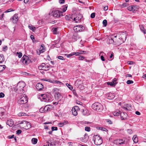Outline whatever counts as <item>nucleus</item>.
<instances>
[{
  "label": "nucleus",
  "instance_id": "6e6d98bb",
  "mask_svg": "<svg viewBox=\"0 0 146 146\" xmlns=\"http://www.w3.org/2000/svg\"><path fill=\"white\" fill-rule=\"evenodd\" d=\"M58 59L62 60H65V59L64 58V57L61 56H59L58 57Z\"/></svg>",
  "mask_w": 146,
  "mask_h": 146
},
{
  "label": "nucleus",
  "instance_id": "2f4dec72",
  "mask_svg": "<svg viewBox=\"0 0 146 146\" xmlns=\"http://www.w3.org/2000/svg\"><path fill=\"white\" fill-rule=\"evenodd\" d=\"M37 139L35 138H33L31 140L32 143L33 144H35L37 142Z\"/></svg>",
  "mask_w": 146,
  "mask_h": 146
},
{
  "label": "nucleus",
  "instance_id": "4be33fe9",
  "mask_svg": "<svg viewBox=\"0 0 146 146\" xmlns=\"http://www.w3.org/2000/svg\"><path fill=\"white\" fill-rule=\"evenodd\" d=\"M21 124H24L25 125H26L27 128H30L31 127V125L30 123L29 122H27L26 121H23L21 123Z\"/></svg>",
  "mask_w": 146,
  "mask_h": 146
},
{
  "label": "nucleus",
  "instance_id": "58836bf2",
  "mask_svg": "<svg viewBox=\"0 0 146 146\" xmlns=\"http://www.w3.org/2000/svg\"><path fill=\"white\" fill-rule=\"evenodd\" d=\"M66 85L70 90H72L73 89V87L72 86L70 85V84L67 83Z\"/></svg>",
  "mask_w": 146,
  "mask_h": 146
},
{
  "label": "nucleus",
  "instance_id": "4d7b16f0",
  "mask_svg": "<svg viewBox=\"0 0 146 146\" xmlns=\"http://www.w3.org/2000/svg\"><path fill=\"white\" fill-rule=\"evenodd\" d=\"M95 13H93L91 14L90 15V17L91 18H93L95 17Z\"/></svg>",
  "mask_w": 146,
  "mask_h": 146
},
{
  "label": "nucleus",
  "instance_id": "69168bd1",
  "mask_svg": "<svg viewBox=\"0 0 146 146\" xmlns=\"http://www.w3.org/2000/svg\"><path fill=\"white\" fill-rule=\"evenodd\" d=\"M140 29L141 30V31H142V32L144 33V27H143V26H141V27H140Z\"/></svg>",
  "mask_w": 146,
  "mask_h": 146
},
{
  "label": "nucleus",
  "instance_id": "9b49d317",
  "mask_svg": "<svg viewBox=\"0 0 146 146\" xmlns=\"http://www.w3.org/2000/svg\"><path fill=\"white\" fill-rule=\"evenodd\" d=\"M129 141L128 139L124 138L121 139L117 140V142L119 144H124L127 143Z\"/></svg>",
  "mask_w": 146,
  "mask_h": 146
},
{
  "label": "nucleus",
  "instance_id": "c03bdc74",
  "mask_svg": "<svg viewBox=\"0 0 146 146\" xmlns=\"http://www.w3.org/2000/svg\"><path fill=\"white\" fill-rule=\"evenodd\" d=\"M86 51H83L82 50H79L78 52V54H79V55L80 54H82L83 53H86Z\"/></svg>",
  "mask_w": 146,
  "mask_h": 146
},
{
  "label": "nucleus",
  "instance_id": "de8ad7c7",
  "mask_svg": "<svg viewBox=\"0 0 146 146\" xmlns=\"http://www.w3.org/2000/svg\"><path fill=\"white\" fill-rule=\"evenodd\" d=\"M85 130L88 131H90V128L89 127L86 126L85 128Z\"/></svg>",
  "mask_w": 146,
  "mask_h": 146
},
{
  "label": "nucleus",
  "instance_id": "a19ab883",
  "mask_svg": "<svg viewBox=\"0 0 146 146\" xmlns=\"http://www.w3.org/2000/svg\"><path fill=\"white\" fill-rule=\"evenodd\" d=\"M102 24L103 25L104 27H106L107 25V21L106 19L104 20L103 21Z\"/></svg>",
  "mask_w": 146,
  "mask_h": 146
},
{
  "label": "nucleus",
  "instance_id": "72a5a7b5",
  "mask_svg": "<svg viewBox=\"0 0 146 146\" xmlns=\"http://www.w3.org/2000/svg\"><path fill=\"white\" fill-rule=\"evenodd\" d=\"M73 38L75 40H77V39L79 38V36L78 35L77 33H75L74 34L73 37Z\"/></svg>",
  "mask_w": 146,
  "mask_h": 146
},
{
  "label": "nucleus",
  "instance_id": "f03ea898",
  "mask_svg": "<svg viewBox=\"0 0 146 146\" xmlns=\"http://www.w3.org/2000/svg\"><path fill=\"white\" fill-rule=\"evenodd\" d=\"M20 99L18 101V103L20 104H24L26 103L28 101L27 97L25 94H22L20 95Z\"/></svg>",
  "mask_w": 146,
  "mask_h": 146
},
{
  "label": "nucleus",
  "instance_id": "bb28decb",
  "mask_svg": "<svg viewBox=\"0 0 146 146\" xmlns=\"http://www.w3.org/2000/svg\"><path fill=\"white\" fill-rule=\"evenodd\" d=\"M54 144L53 142H52L51 141H49L45 143V146H54Z\"/></svg>",
  "mask_w": 146,
  "mask_h": 146
},
{
  "label": "nucleus",
  "instance_id": "bf43d9fd",
  "mask_svg": "<svg viewBox=\"0 0 146 146\" xmlns=\"http://www.w3.org/2000/svg\"><path fill=\"white\" fill-rule=\"evenodd\" d=\"M127 132L130 134H131L133 133V131L131 129H127Z\"/></svg>",
  "mask_w": 146,
  "mask_h": 146
},
{
  "label": "nucleus",
  "instance_id": "7c9ffc66",
  "mask_svg": "<svg viewBox=\"0 0 146 146\" xmlns=\"http://www.w3.org/2000/svg\"><path fill=\"white\" fill-rule=\"evenodd\" d=\"M117 84V82H108L107 84L108 85H110L112 86H114Z\"/></svg>",
  "mask_w": 146,
  "mask_h": 146
},
{
  "label": "nucleus",
  "instance_id": "37998d69",
  "mask_svg": "<svg viewBox=\"0 0 146 146\" xmlns=\"http://www.w3.org/2000/svg\"><path fill=\"white\" fill-rule=\"evenodd\" d=\"M53 32V34H56L57 33V29L56 28H53L52 29Z\"/></svg>",
  "mask_w": 146,
  "mask_h": 146
},
{
  "label": "nucleus",
  "instance_id": "473e14b6",
  "mask_svg": "<svg viewBox=\"0 0 146 146\" xmlns=\"http://www.w3.org/2000/svg\"><path fill=\"white\" fill-rule=\"evenodd\" d=\"M68 7L67 5H65L64 6H63L62 7V11H61V12H65L66 11L67 9V8Z\"/></svg>",
  "mask_w": 146,
  "mask_h": 146
},
{
  "label": "nucleus",
  "instance_id": "864d4df0",
  "mask_svg": "<svg viewBox=\"0 0 146 146\" xmlns=\"http://www.w3.org/2000/svg\"><path fill=\"white\" fill-rule=\"evenodd\" d=\"M128 10L129 11H133V8L132 5L128 7Z\"/></svg>",
  "mask_w": 146,
  "mask_h": 146
},
{
  "label": "nucleus",
  "instance_id": "423d86ee",
  "mask_svg": "<svg viewBox=\"0 0 146 146\" xmlns=\"http://www.w3.org/2000/svg\"><path fill=\"white\" fill-rule=\"evenodd\" d=\"M21 61L24 64H28L31 62V60L29 59V57L26 55L23 56L22 58Z\"/></svg>",
  "mask_w": 146,
  "mask_h": 146
},
{
  "label": "nucleus",
  "instance_id": "e2e57ef3",
  "mask_svg": "<svg viewBox=\"0 0 146 146\" xmlns=\"http://www.w3.org/2000/svg\"><path fill=\"white\" fill-rule=\"evenodd\" d=\"M65 55L67 56V57L68 58H69V57L72 56V55H73V54L72 52L71 54H65Z\"/></svg>",
  "mask_w": 146,
  "mask_h": 146
},
{
  "label": "nucleus",
  "instance_id": "0eeeda50",
  "mask_svg": "<svg viewBox=\"0 0 146 146\" xmlns=\"http://www.w3.org/2000/svg\"><path fill=\"white\" fill-rule=\"evenodd\" d=\"M74 30L76 32L82 31L85 29L84 27L82 25H77L74 26L73 28Z\"/></svg>",
  "mask_w": 146,
  "mask_h": 146
},
{
  "label": "nucleus",
  "instance_id": "a18cd8bd",
  "mask_svg": "<svg viewBox=\"0 0 146 146\" xmlns=\"http://www.w3.org/2000/svg\"><path fill=\"white\" fill-rule=\"evenodd\" d=\"M133 83V82L132 80H129L126 82V83L128 84H130Z\"/></svg>",
  "mask_w": 146,
  "mask_h": 146
},
{
  "label": "nucleus",
  "instance_id": "ddd939ff",
  "mask_svg": "<svg viewBox=\"0 0 146 146\" xmlns=\"http://www.w3.org/2000/svg\"><path fill=\"white\" fill-rule=\"evenodd\" d=\"M92 107L94 110H99L100 109V104L98 102H95L92 104Z\"/></svg>",
  "mask_w": 146,
  "mask_h": 146
},
{
  "label": "nucleus",
  "instance_id": "393cba45",
  "mask_svg": "<svg viewBox=\"0 0 146 146\" xmlns=\"http://www.w3.org/2000/svg\"><path fill=\"white\" fill-rule=\"evenodd\" d=\"M55 98L58 100L60 99L61 96L59 92H56L54 95Z\"/></svg>",
  "mask_w": 146,
  "mask_h": 146
},
{
  "label": "nucleus",
  "instance_id": "a878e982",
  "mask_svg": "<svg viewBox=\"0 0 146 146\" xmlns=\"http://www.w3.org/2000/svg\"><path fill=\"white\" fill-rule=\"evenodd\" d=\"M43 46V45H41V47L40 48V49L39 50V53H38V54L39 55L40 53H42L45 52V48H44Z\"/></svg>",
  "mask_w": 146,
  "mask_h": 146
},
{
  "label": "nucleus",
  "instance_id": "c756f323",
  "mask_svg": "<svg viewBox=\"0 0 146 146\" xmlns=\"http://www.w3.org/2000/svg\"><path fill=\"white\" fill-rule=\"evenodd\" d=\"M5 59L2 54H0V63H2L4 61Z\"/></svg>",
  "mask_w": 146,
  "mask_h": 146
},
{
  "label": "nucleus",
  "instance_id": "774afa93",
  "mask_svg": "<svg viewBox=\"0 0 146 146\" xmlns=\"http://www.w3.org/2000/svg\"><path fill=\"white\" fill-rule=\"evenodd\" d=\"M103 8H104V11H106L108 9V7L107 6H105L104 7L103 6Z\"/></svg>",
  "mask_w": 146,
  "mask_h": 146
},
{
  "label": "nucleus",
  "instance_id": "9d476101",
  "mask_svg": "<svg viewBox=\"0 0 146 146\" xmlns=\"http://www.w3.org/2000/svg\"><path fill=\"white\" fill-rule=\"evenodd\" d=\"M94 143L96 145H100V137L98 135H96L94 137Z\"/></svg>",
  "mask_w": 146,
  "mask_h": 146
},
{
  "label": "nucleus",
  "instance_id": "5701e85b",
  "mask_svg": "<svg viewBox=\"0 0 146 146\" xmlns=\"http://www.w3.org/2000/svg\"><path fill=\"white\" fill-rule=\"evenodd\" d=\"M107 96L108 97V99L110 100L113 99L115 97L114 94L111 93L108 94Z\"/></svg>",
  "mask_w": 146,
  "mask_h": 146
},
{
  "label": "nucleus",
  "instance_id": "4c0bfd02",
  "mask_svg": "<svg viewBox=\"0 0 146 146\" xmlns=\"http://www.w3.org/2000/svg\"><path fill=\"white\" fill-rule=\"evenodd\" d=\"M5 68V65H0V72L3 71Z\"/></svg>",
  "mask_w": 146,
  "mask_h": 146
},
{
  "label": "nucleus",
  "instance_id": "c9c22d12",
  "mask_svg": "<svg viewBox=\"0 0 146 146\" xmlns=\"http://www.w3.org/2000/svg\"><path fill=\"white\" fill-rule=\"evenodd\" d=\"M133 8V12L135 11H137L139 9V7L137 5H132Z\"/></svg>",
  "mask_w": 146,
  "mask_h": 146
},
{
  "label": "nucleus",
  "instance_id": "ea45409f",
  "mask_svg": "<svg viewBox=\"0 0 146 146\" xmlns=\"http://www.w3.org/2000/svg\"><path fill=\"white\" fill-rule=\"evenodd\" d=\"M44 108V111H45V112H47L49 111L50 110V109L48 107V106H46Z\"/></svg>",
  "mask_w": 146,
  "mask_h": 146
},
{
  "label": "nucleus",
  "instance_id": "cd10ccee",
  "mask_svg": "<svg viewBox=\"0 0 146 146\" xmlns=\"http://www.w3.org/2000/svg\"><path fill=\"white\" fill-rule=\"evenodd\" d=\"M51 83H56L59 85V86H61L62 85H63L64 84L62 83L61 82H60L58 80H52V81L51 82Z\"/></svg>",
  "mask_w": 146,
  "mask_h": 146
},
{
  "label": "nucleus",
  "instance_id": "7ed1b4c3",
  "mask_svg": "<svg viewBox=\"0 0 146 146\" xmlns=\"http://www.w3.org/2000/svg\"><path fill=\"white\" fill-rule=\"evenodd\" d=\"M50 65L48 64H45L44 63H42L41 65L38 66V68L40 70H48L50 68Z\"/></svg>",
  "mask_w": 146,
  "mask_h": 146
},
{
  "label": "nucleus",
  "instance_id": "dca6fc26",
  "mask_svg": "<svg viewBox=\"0 0 146 146\" xmlns=\"http://www.w3.org/2000/svg\"><path fill=\"white\" fill-rule=\"evenodd\" d=\"M127 114L126 113L121 112L120 113L121 118L122 120H125L127 117Z\"/></svg>",
  "mask_w": 146,
  "mask_h": 146
},
{
  "label": "nucleus",
  "instance_id": "20e7f679",
  "mask_svg": "<svg viewBox=\"0 0 146 146\" xmlns=\"http://www.w3.org/2000/svg\"><path fill=\"white\" fill-rule=\"evenodd\" d=\"M52 14L55 17H59L63 16L62 12L57 10L53 11Z\"/></svg>",
  "mask_w": 146,
  "mask_h": 146
},
{
  "label": "nucleus",
  "instance_id": "aec40b11",
  "mask_svg": "<svg viewBox=\"0 0 146 146\" xmlns=\"http://www.w3.org/2000/svg\"><path fill=\"white\" fill-rule=\"evenodd\" d=\"M131 106L128 104H125L124 105L123 108L125 110H130L131 109Z\"/></svg>",
  "mask_w": 146,
  "mask_h": 146
},
{
  "label": "nucleus",
  "instance_id": "f8f14e48",
  "mask_svg": "<svg viewBox=\"0 0 146 146\" xmlns=\"http://www.w3.org/2000/svg\"><path fill=\"white\" fill-rule=\"evenodd\" d=\"M116 37V36H114L113 35H111V36L108 37L107 41L109 44H112L114 42H115V38Z\"/></svg>",
  "mask_w": 146,
  "mask_h": 146
},
{
  "label": "nucleus",
  "instance_id": "f257e3e1",
  "mask_svg": "<svg viewBox=\"0 0 146 146\" xmlns=\"http://www.w3.org/2000/svg\"><path fill=\"white\" fill-rule=\"evenodd\" d=\"M25 86V83L23 81L19 82L17 86L14 88V90L17 93L22 92L23 90V88Z\"/></svg>",
  "mask_w": 146,
  "mask_h": 146
},
{
  "label": "nucleus",
  "instance_id": "6e6552de",
  "mask_svg": "<svg viewBox=\"0 0 146 146\" xmlns=\"http://www.w3.org/2000/svg\"><path fill=\"white\" fill-rule=\"evenodd\" d=\"M116 36V37L118 36L119 38V39L121 38L123 40H125L126 39L125 34L124 32H119L117 33Z\"/></svg>",
  "mask_w": 146,
  "mask_h": 146
},
{
  "label": "nucleus",
  "instance_id": "49530a36",
  "mask_svg": "<svg viewBox=\"0 0 146 146\" xmlns=\"http://www.w3.org/2000/svg\"><path fill=\"white\" fill-rule=\"evenodd\" d=\"M26 115V113H19L18 114V115L19 116H21Z\"/></svg>",
  "mask_w": 146,
  "mask_h": 146
},
{
  "label": "nucleus",
  "instance_id": "a211bd4d",
  "mask_svg": "<svg viewBox=\"0 0 146 146\" xmlns=\"http://www.w3.org/2000/svg\"><path fill=\"white\" fill-rule=\"evenodd\" d=\"M124 41L125 40H122L121 38L119 39V38L117 40H116L115 38V43L116 44L119 45L124 42Z\"/></svg>",
  "mask_w": 146,
  "mask_h": 146
},
{
  "label": "nucleus",
  "instance_id": "3c124183",
  "mask_svg": "<svg viewBox=\"0 0 146 146\" xmlns=\"http://www.w3.org/2000/svg\"><path fill=\"white\" fill-rule=\"evenodd\" d=\"M84 139H86V141L88 140V134H87V133H86L84 135Z\"/></svg>",
  "mask_w": 146,
  "mask_h": 146
},
{
  "label": "nucleus",
  "instance_id": "39448f33",
  "mask_svg": "<svg viewBox=\"0 0 146 146\" xmlns=\"http://www.w3.org/2000/svg\"><path fill=\"white\" fill-rule=\"evenodd\" d=\"M39 96H40L39 98L42 101L45 102H49V98L48 97L46 94H41Z\"/></svg>",
  "mask_w": 146,
  "mask_h": 146
},
{
  "label": "nucleus",
  "instance_id": "052dcab7",
  "mask_svg": "<svg viewBox=\"0 0 146 146\" xmlns=\"http://www.w3.org/2000/svg\"><path fill=\"white\" fill-rule=\"evenodd\" d=\"M22 131L21 129H18L16 131V133L17 134L19 135L21 133Z\"/></svg>",
  "mask_w": 146,
  "mask_h": 146
},
{
  "label": "nucleus",
  "instance_id": "1a4fd4ad",
  "mask_svg": "<svg viewBox=\"0 0 146 146\" xmlns=\"http://www.w3.org/2000/svg\"><path fill=\"white\" fill-rule=\"evenodd\" d=\"M80 110L79 107L77 106H75L72 108V113L73 115L75 116L77 115V111Z\"/></svg>",
  "mask_w": 146,
  "mask_h": 146
},
{
  "label": "nucleus",
  "instance_id": "e433bc0d",
  "mask_svg": "<svg viewBox=\"0 0 146 146\" xmlns=\"http://www.w3.org/2000/svg\"><path fill=\"white\" fill-rule=\"evenodd\" d=\"M101 131L103 132L104 133H108V130L105 128L101 127Z\"/></svg>",
  "mask_w": 146,
  "mask_h": 146
},
{
  "label": "nucleus",
  "instance_id": "338daca9",
  "mask_svg": "<svg viewBox=\"0 0 146 146\" xmlns=\"http://www.w3.org/2000/svg\"><path fill=\"white\" fill-rule=\"evenodd\" d=\"M59 89L57 88H54L53 90V91L54 92H57L59 91Z\"/></svg>",
  "mask_w": 146,
  "mask_h": 146
},
{
  "label": "nucleus",
  "instance_id": "b1692460",
  "mask_svg": "<svg viewBox=\"0 0 146 146\" xmlns=\"http://www.w3.org/2000/svg\"><path fill=\"white\" fill-rule=\"evenodd\" d=\"M13 122L12 120L9 119L7 122L6 124L8 125L9 126H12L13 124Z\"/></svg>",
  "mask_w": 146,
  "mask_h": 146
},
{
  "label": "nucleus",
  "instance_id": "09e8293b",
  "mask_svg": "<svg viewBox=\"0 0 146 146\" xmlns=\"http://www.w3.org/2000/svg\"><path fill=\"white\" fill-rule=\"evenodd\" d=\"M85 58V57L83 56H80L78 57V59L80 60H83Z\"/></svg>",
  "mask_w": 146,
  "mask_h": 146
},
{
  "label": "nucleus",
  "instance_id": "6ab92c4d",
  "mask_svg": "<svg viewBox=\"0 0 146 146\" xmlns=\"http://www.w3.org/2000/svg\"><path fill=\"white\" fill-rule=\"evenodd\" d=\"M82 113L84 115H88L90 114L89 111L86 109H84L83 110Z\"/></svg>",
  "mask_w": 146,
  "mask_h": 146
},
{
  "label": "nucleus",
  "instance_id": "f3484780",
  "mask_svg": "<svg viewBox=\"0 0 146 146\" xmlns=\"http://www.w3.org/2000/svg\"><path fill=\"white\" fill-rule=\"evenodd\" d=\"M36 88L38 91L42 90L43 88V85L40 83H37L36 85Z\"/></svg>",
  "mask_w": 146,
  "mask_h": 146
},
{
  "label": "nucleus",
  "instance_id": "680f3d73",
  "mask_svg": "<svg viewBox=\"0 0 146 146\" xmlns=\"http://www.w3.org/2000/svg\"><path fill=\"white\" fill-rule=\"evenodd\" d=\"M5 94L3 92H1L0 93V98H2L4 97Z\"/></svg>",
  "mask_w": 146,
  "mask_h": 146
},
{
  "label": "nucleus",
  "instance_id": "5fc2aeb1",
  "mask_svg": "<svg viewBox=\"0 0 146 146\" xmlns=\"http://www.w3.org/2000/svg\"><path fill=\"white\" fill-rule=\"evenodd\" d=\"M43 81H48L51 83V82L52 81V80H51L49 79H42Z\"/></svg>",
  "mask_w": 146,
  "mask_h": 146
},
{
  "label": "nucleus",
  "instance_id": "f704fd0d",
  "mask_svg": "<svg viewBox=\"0 0 146 146\" xmlns=\"http://www.w3.org/2000/svg\"><path fill=\"white\" fill-rule=\"evenodd\" d=\"M133 139L134 142L135 143H137L138 141V138L136 135H134L133 136Z\"/></svg>",
  "mask_w": 146,
  "mask_h": 146
},
{
  "label": "nucleus",
  "instance_id": "412c9836",
  "mask_svg": "<svg viewBox=\"0 0 146 146\" xmlns=\"http://www.w3.org/2000/svg\"><path fill=\"white\" fill-rule=\"evenodd\" d=\"M82 84V82L79 79L76 80L75 82V86L76 87H78Z\"/></svg>",
  "mask_w": 146,
  "mask_h": 146
},
{
  "label": "nucleus",
  "instance_id": "2eb2a0df",
  "mask_svg": "<svg viewBox=\"0 0 146 146\" xmlns=\"http://www.w3.org/2000/svg\"><path fill=\"white\" fill-rule=\"evenodd\" d=\"M82 17V15L78 14L76 17L74 18L73 20L75 21L76 23H78L80 21Z\"/></svg>",
  "mask_w": 146,
  "mask_h": 146
},
{
  "label": "nucleus",
  "instance_id": "13d9d810",
  "mask_svg": "<svg viewBox=\"0 0 146 146\" xmlns=\"http://www.w3.org/2000/svg\"><path fill=\"white\" fill-rule=\"evenodd\" d=\"M52 131L54 130L56 131L57 130V127H52L51 128Z\"/></svg>",
  "mask_w": 146,
  "mask_h": 146
},
{
  "label": "nucleus",
  "instance_id": "0e129e2a",
  "mask_svg": "<svg viewBox=\"0 0 146 146\" xmlns=\"http://www.w3.org/2000/svg\"><path fill=\"white\" fill-rule=\"evenodd\" d=\"M58 125L59 127H62L64 126V125L62 122H60L58 124Z\"/></svg>",
  "mask_w": 146,
  "mask_h": 146
},
{
  "label": "nucleus",
  "instance_id": "603ef678",
  "mask_svg": "<svg viewBox=\"0 0 146 146\" xmlns=\"http://www.w3.org/2000/svg\"><path fill=\"white\" fill-rule=\"evenodd\" d=\"M17 54H18V57L19 58H21L22 56V53L21 52H17Z\"/></svg>",
  "mask_w": 146,
  "mask_h": 146
},
{
  "label": "nucleus",
  "instance_id": "4468645a",
  "mask_svg": "<svg viewBox=\"0 0 146 146\" xmlns=\"http://www.w3.org/2000/svg\"><path fill=\"white\" fill-rule=\"evenodd\" d=\"M11 21L13 23H16L18 21V16L17 15H15L11 18Z\"/></svg>",
  "mask_w": 146,
  "mask_h": 146
},
{
  "label": "nucleus",
  "instance_id": "79ce46f5",
  "mask_svg": "<svg viewBox=\"0 0 146 146\" xmlns=\"http://www.w3.org/2000/svg\"><path fill=\"white\" fill-rule=\"evenodd\" d=\"M65 19L67 20H69L72 19V18L70 16L67 15L66 16Z\"/></svg>",
  "mask_w": 146,
  "mask_h": 146
},
{
  "label": "nucleus",
  "instance_id": "8fccbe9b",
  "mask_svg": "<svg viewBox=\"0 0 146 146\" xmlns=\"http://www.w3.org/2000/svg\"><path fill=\"white\" fill-rule=\"evenodd\" d=\"M40 111L41 113H43L45 112V111H44V108H41L40 109Z\"/></svg>",
  "mask_w": 146,
  "mask_h": 146
},
{
  "label": "nucleus",
  "instance_id": "c85d7f7f",
  "mask_svg": "<svg viewBox=\"0 0 146 146\" xmlns=\"http://www.w3.org/2000/svg\"><path fill=\"white\" fill-rule=\"evenodd\" d=\"M120 114V111L118 110H117L113 113V114L114 116H117Z\"/></svg>",
  "mask_w": 146,
  "mask_h": 146
}]
</instances>
